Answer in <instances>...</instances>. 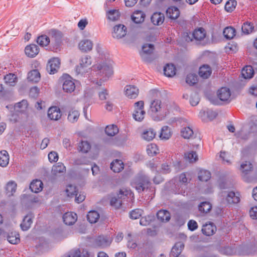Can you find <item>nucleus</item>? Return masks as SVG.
<instances>
[{"mask_svg":"<svg viewBox=\"0 0 257 257\" xmlns=\"http://www.w3.org/2000/svg\"><path fill=\"white\" fill-rule=\"evenodd\" d=\"M107 18L112 21H115L119 19L120 13L118 10H112L109 11L107 13Z\"/></svg>","mask_w":257,"mask_h":257,"instance_id":"nucleus-48","label":"nucleus"},{"mask_svg":"<svg viewBox=\"0 0 257 257\" xmlns=\"http://www.w3.org/2000/svg\"><path fill=\"white\" fill-rule=\"evenodd\" d=\"M93 44L92 42L88 39L81 40L78 45L79 48L83 52H87L92 50Z\"/></svg>","mask_w":257,"mask_h":257,"instance_id":"nucleus-17","label":"nucleus"},{"mask_svg":"<svg viewBox=\"0 0 257 257\" xmlns=\"http://www.w3.org/2000/svg\"><path fill=\"white\" fill-rule=\"evenodd\" d=\"M183 38L184 40L187 42H192L194 41L193 33L191 32H184L183 34Z\"/></svg>","mask_w":257,"mask_h":257,"instance_id":"nucleus-62","label":"nucleus"},{"mask_svg":"<svg viewBox=\"0 0 257 257\" xmlns=\"http://www.w3.org/2000/svg\"><path fill=\"white\" fill-rule=\"evenodd\" d=\"M204 115H206L207 118L210 120H212L214 119L217 116V113L211 110H207L206 111L203 112Z\"/></svg>","mask_w":257,"mask_h":257,"instance_id":"nucleus-61","label":"nucleus"},{"mask_svg":"<svg viewBox=\"0 0 257 257\" xmlns=\"http://www.w3.org/2000/svg\"><path fill=\"white\" fill-rule=\"evenodd\" d=\"M43 184L40 180H34L30 185V189L33 192L38 193L42 191Z\"/></svg>","mask_w":257,"mask_h":257,"instance_id":"nucleus-24","label":"nucleus"},{"mask_svg":"<svg viewBox=\"0 0 257 257\" xmlns=\"http://www.w3.org/2000/svg\"><path fill=\"white\" fill-rule=\"evenodd\" d=\"M146 17L145 13L141 11H137L132 16V19L136 24L143 23Z\"/></svg>","mask_w":257,"mask_h":257,"instance_id":"nucleus-22","label":"nucleus"},{"mask_svg":"<svg viewBox=\"0 0 257 257\" xmlns=\"http://www.w3.org/2000/svg\"><path fill=\"white\" fill-rule=\"evenodd\" d=\"M40 73L38 70L35 69L30 71L28 74V79L29 81L37 83L40 80Z\"/></svg>","mask_w":257,"mask_h":257,"instance_id":"nucleus-27","label":"nucleus"},{"mask_svg":"<svg viewBox=\"0 0 257 257\" xmlns=\"http://www.w3.org/2000/svg\"><path fill=\"white\" fill-rule=\"evenodd\" d=\"M27 118V117H25L24 115H21L20 113L15 111L11 115L10 120L11 121L16 123L19 121H25Z\"/></svg>","mask_w":257,"mask_h":257,"instance_id":"nucleus-45","label":"nucleus"},{"mask_svg":"<svg viewBox=\"0 0 257 257\" xmlns=\"http://www.w3.org/2000/svg\"><path fill=\"white\" fill-rule=\"evenodd\" d=\"M87 218L90 223H96L99 218V214L96 211H90L88 212Z\"/></svg>","mask_w":257,"mask_h":257,"instance_id":"nucleus-39","label":"nucleus"},{"mask_svg":"<svg viewBox=\"0 0 257 257\" xmlns=\"http://www.w3.org/2000/svg\"><path fill=\"white\" fill-rule=\"evenodd\" d=\"M163 105L161 101L158 99L152 101L150 104L151 111L154 113L161 112L162 110Z\"/></svg>","mask_w":257,"mask_h":257,"instance_id":"nucleus-23","label":"nucleus"},{"mask_svg":"<svg viewBox=\"0 0 257 257\" xmlns=\"http://www.w3.org/2000/svg\"><path fill=\"white\" fill-rule=\"evenodd\" d=\"M4 80L10 86H14L16 84L17 77L15 74L10 73L5 76Z\"/></svg>","mask_w":257,"mask_h":257,"instance_id":"nucleus-50","label":"nucleus"},{"mask_svg":"<svg viewBox=\"0 0 257 257\" xmlns=\"http://www.w3.org/2000/svg\"><path fill=\"white\" fill-rule=\"evenodd\" d=\"M7 240L12 244H17L20 241V235L17 232L12 231L8 234Z\"/></svg>","mask_w":257,"mask_h":257,"instance_id":"nucleus-30","label":"nucleus"},{"mask_svg":"<svg viewBox=\"0 0 257 257\" xmlns=\"http://www.w3.org/2000/svg\"><path fill=\"white\" fill-rule=\"evenodd\" d=\"M135 110L133 113L134 118L139 121H141L144 118L146 113L144 110V102L143 101H138L134 104Z\"/></svg>","mask_w":257,"mask_h":257,"instance_id":"nucleus-6","label":"nucleus"},{"mask_svg":"<svg viewBox=\"0 0 257 257\" xmlns=\"http://www.w3.org/2000/svg\"><path fill=\"white\" fill-rule=\"evenodd\" d=\"M212 73V70L208 65L204 64L199 68V74L203 79L208 78Z\"/></svg>","mask_w":257,"mask_h":257,"instance_id":"nucleus-20","label":"nucleus"},{"mask_svg":"<svg viewBox=\"0 0 257 257\" xmlns=\"http://www.w3.org/2000/svg\"><path fill=\"white\" fill-rule=\"evenodd\" d=\"M95 242L97 245L104 247L109 245L111 241L106 236H99L96 239Z\"/></svg>","mask_w":257,"mask_h":257,"instance_id":"nucleus-32","label":"nucleus"},{"mask_svg":"<svg viewBox=\"0 0 257 257\" xmlns=\"http://www.w3.org/2000/svg\"><path fill=\"white\" fill-rule=\"evenodd\" d=\"M235 30L231 27H227L224 29L223 35L227 39H231L235 36Z\"/></svg>","mask_w":257,"mask_h":257,"instance_id":"nucleus-46","label":"nucleus"},{"mask_svg":"<svg viewBox=\"0 0 257 257\" xmlns=\"http://www.w3.org/2000/svg\"><path fill=\"white\" fill-rule=\"evenodd\" d=\"M39 49L37 45L31 44L25 48V53L29 57H34L39 53Z\"/></svg>","mask_w":257,"mask_h":257,"instance_id":"nucleus-19","label":"nucleus"},{"mask_svg":"<svg viewBox=\"0 0 257 257\" xmlns=\"http://www.w3.org/2000/svg\"><path fill=\"white\" fill-rule=\"evenodd\" d=\"M157 218L162 222H167L170 219V214L166 210H160L157 214Z\"/></svg>","mask_w":257,"mask_h":257,"instance_id":"nucleus-31","label":"nucleus"},{"mask_svg":"<svg viewBox=\"0 0 257 257\" xmlns=\"http://www.w3.org/2000/svg\"><path fill=\"white\" fill-rule=\"evenodd\" d=\"M32 220L30 216H26L21 224V227L23 230H27L31 226Z\"/></svg>","mask_w":257,"mask_h":257,"instance_id":"nucleus-52","label":"nucleus"},{"mask_svg":"<svg viewBox=\"0 0 257 257\" xmlns=\"http://www.w3.org/2000/svg\"><path fill=\"white\" fill-rule=\"evenodd\" d=\"M105 132L109 136H114L118 133V129L115 125H107L105 128Z\"/></svg>","mask_w":257,"mask_h":257,"instance_id":"nucleus-51","label":"nucleus"},{"mask_svg":"<svg viewBox=\"0 0 257 257\" xmlns=\"http://www.w3.org/2000/svg\"><path fill=\"white\" fill-rule=\"evenodd\" d=\"M181 134L184 139H189L193 137L194 133L192 129L190 127H185L182 129Z\"/></svg>","mask_w":257,"mask_h":257,"instance_id":"nucleus-43","label":"nucleus"},{"mask_svg":"<svg viewBox=\"0 0 257 257\" xmlns=\"http://www.w3.org/2000/svg\"><path fill=\"white\" fill-rule=\"evenodd\" d=\"M125 95L130 99L136 98L139 92V89L134 85H127L124 88Z\"/></svg>","mask_w":257,"mask_h":257,"instance_id":"nucleus-11","label":"nucleus"},{"mask_svg":"<svg viewBox=\"0 0 257 257\" xmlns=\"http://www.w3.org/2000/svg\"><path fill=\"white\" fill-rule=\"evenodd\" d=\"M150 182L148 177L145 175L138 177L134 183V187L138 192L143 191L145 188H148Z\"/></svg>","mask_w":257,"mask_h":257,"instance_id":"nucleus-4","label":"nucleus"},{"mask_svg":"<svg viewBox=\"0 0 257 257\" xmlns=\"http://www.w3.org/2000/svg\"><path fill=\"white\" fill-rule=\"evenodd\" d=\"M60 61L58 58L50 60L47 65V70L51 74L56 73L60 67Z\"/></svg>","mask_w":257,"mask_h":257,"instance_id":"nucleus-9","label":"nucleus"},{"mask_svg":"<svg viewBox=\"0 0 257 257\" xmlns=\"http://www.w3.org/2000/svg\"><path fill=\"white\" fill-rule=\"evenodd\" d=\"M66 171V168L63 164L58 163L53 166L52 169V173L54 175H58L60 173H64Z\"/></svg>","mask_w":257,"mask_h":257,"instance_id":"nucleus-35","label":"nucleus"},{"mask_svg":"<svg viewBox=\"0 0 257 257\" xmlns=\"http://www.w3.org/2000/svg\"><path fill=\"white\" fill-rule=\"evenodd\" d=\"M255 65L256 64L254 63L253 64V66H247L243 68L242 70V75L244 78H250L253 76L254 74L253 68H255Z\"/></svg>","mask_w":257,"mask_h":257,"instance_id":"nucleus-28","label":"nucleus"},{"mask_svg":"<svg viewBox=\"0 0 257 257\" xmlns=\"http://www.w3.org/2000/svg\"><path fill=\"white\" fill-rule=\"evenodd\" d=\"M156 133L152 128H149L145 131L142 134L143 138L147 141H152L155 137Z\"/></svg>","mask_w":257,"mask_h":257,"instance_id":"nucleus-42","label":"nucleus"},{"mask_svg":"<svg viewBox=\"0 0 257 257\" xmlns=\"http://www.w3.org/2000/svg\"><path fill=\"white\" fill-rule=\"evenodd\" d=\"M237 3L235 0H229L226 3L225 9L228 12H232L235 8Z\"/></svg>","mask_w":257,"mask_h":257,"instance_id":"nucleus-58","label":"nucleus"},{"mask_svg":"<svg viewBox=\"0 0 257 257\" xmlns=\"http://www.w3.org/2000/svg\"><path fill=\"white\" fill-rule=\"evenodd\" d=\"M126 27L121 24L115 26L113 28V37L116 39H121L126 34Z\"/></svg>","mask_w":257,"mask_h":257,"instance_id":"nucleus-10","label":"nucleus"},{"mask_svg":"<svg viewBox=\"0 0 257 257\" xmlns=\"http://www.w3.org/2000/svg\"><path fill=\"white\" fill-rule=\"evenodd\" d=\"M166 15L169 18L175 20L179 17L180 11L177 7H171L167 10Z\"/></svg>","mask_w":257,"mask_h":257,"instance_id":"nucleus-21","label":"nucleus"},{"mask_svg":"<svg viewBox=\"0 0 257 257\" xmlns=\"http://www.w3.org/2000/svg\"><path fill=\"white\" fill-rule=\"evenodd\" d=\"M185 159L190 163L195 162L198 159L195 152L191 151L185 154Z\"/></svg>","mask_w":257,"mask_h":257,"instance_id":"nucleus-54","label":"nucleus"},{"mask_svg":"<svg viewBox=\"0 0 257 257\" xmlns=\"http://www.w3.org/2000/svg\"><path fill=\"white\" fill-rule=\"evenodd\" d=\"M193 34L194 40L196 41L203 40L206 36L205 30L202 28L195 30L193 32Z\"/></svg>","mask_w":257,"mask_h":257,"instance_id":"nucleus-26","label":"nucleus"},{"mask_svg":"<svg viewBox=\"0 0 257 257\" xmlns=\"http://www.w3.org/2000/svg\"><path fill=\"white\" fill-rule=\"evenodd\" d=\"M211 178L210 172L207 170H201L198 174V178L202 181H207Z\"/></svg>","mask_w":257,"mask_h":257,"instance_id":"nucleus-53","label":"nucleus"},{"mask_svg":"<svg viewBox=\"0 0 257 257\" xmlns=\"http://www.w3.org/2000/svg\"><path fill=\"white\" fill-rule=\"evenodd\" d=\"M142 212V210L140 209L133 210L130 212V216L132 219H138L141 216Z\"/></svg>","mask_w":257,"mask_h":257,"instance_id":"nucleus-60","label":"nucleus"},{"mask_svg":"<svg viewBox=\"0 0 257 257\" xmlns=\"http://www.w3.org/2000/svg\"><path fill=\"white\" fill-rule=\"evenodd\" d=\"M253 170L252 164L248 161L243 162L240 165V170L244 174H247Z\"/></svg>","mask_w":257,"mask_h":257,"instance_id":"nucleus-36","label":"nucleus"},{"mask_svg":"<svg viewBox=\"0 0 257 257\" xmlns=\"http://www.w3.org/2000/svg\"><path fill=\"white\" fill-rule=\"evenodd\" d=\"M65 192L69 197H73V196L77 195L76 187L72 185L67 186Z\"/></svg>","mask_w":257,"mask_h":257,"instance_id":"nucleus-59","label":"nucleus"},{"mask_svg":"<svg viewBox=\"0 0 257 257\" xmlns=\"http://www.w3.org/2000/svg\"><path fill=\"white\" fill-rule=\"evenodd\" d=\"M64 222L68 225L73 224L77 219V215L76 213L68 212L65 213L63 216Z\"/></svg>","mask_w":257,"mask_h":257,"instance_id":"nucleus-15","label":"nucleus"},{"mask_svg":"<svg viewBox=\"0 0 257 257\" xmlns=\"http://www.w3.org/2000/svg\"><path fill=\"white\" fill-rule=\"evenodd\" d=\"M158 149L156 145L151 144L147 146V152L149 156H153L158 153Z\"/></svg>","mask_w":257,"mask_h":257,"instance_id":"nucleus-57","label":"nucleus"},{"mask_svg":"<svg viewBox=\"0 0 257 257\" xmlns=\"http://www.w3.org/2000/svg\"><path fill=\"white\" fill-rule=\"evenodd\" d=\"M79 115L78 111L72 109L69 111L67 118L69 122L74 123L78 120Z\"/></svg>","mask_w":257,"mask_h":257,"instance_id":"nucleus-41","label":"nucleus"},{"mask_svg":"<svg viewBox=\"0 0 257 257\" xmlns=\"http://www.w3.org/2000/svg\"><path fill=\"white\" fill-rule=\"evenodd\" d=\"M9 161V157L8 152L3 150L0 152V166L4 167H6Z\"/></svg>","mask_w":257,"mask_h":257,"instance_id":"nucleus-34","label":"nucleus"},{"mask_svg":"<svg viewBox=\"0 0 257 257\" xmlns=\"http://www.w3.org/2000/svg\"><path fill=\"white\" fill-rule=\"evenodd\" d=\"M63 82V89L67 93L73 92L76 85L72 78L68 75L63 76L62 78Z\"/></svg>","mask_w":257,"mask_h":257,"instance_id":"nucleus-8","label":"nucleus"},{"mask_svg":"<svg viewBox=\"0 0 257 257\" xmlns=\"http://www.w3.org/2000/svg\"><path fill=\"white\" fill-rule=\"evenodd\" d=\"M226 199L229 204L237 203L240 201L239 197L236 196L235 193L233 191H230L227 193Z\"/></svg>","mask_w":257,"mask_h":257,"instance_id":"nucleus-40","label":"nucleus"},{"mask_svg":"<svg viewBox=\"0 0 257 257\" xmlns=\"http://www.w3.org/2000/svg\"><path fill=\"white\" fill-rule=\"evenodd\" d=\"M91 146L87 141H81L79 144L78 150L79 152L83 153H87L90 149Z\"/></svg>","mask_w":257,"mask_h":257,"instance_id":"nucleus-47","label":"nucleus"},{"mask_svg":"<svg viewBox=\"0 0 257 257\" xmlns=\"http://www.w3.org/2000/svg\"><path fill=\"white\" fill-rule=\"evenodd\" d=\"M198 81V76L196 74H189L186 79L187 83L190 85L196 84Z\"/></svg>","mask_w":257,"mask_h":257,"instance_id":"nucleus-56","label":"nucleus"},{"mask_svg":"<svg viewBox=\"0 0 257 257\" xmlns=\"http://www.w3.org/2000/svg\"><path fill=\"white\" fill-rule=\"evenodd\" d=\"M253 26L250 22H246L243 23L241 27L242 31L245 34H248L252 32Z\"/></svg>","mask_w":257,"mask_h":257,"instance_id":"nucleus-55","label":"nucleus"},{"mask_svg":"<svg viewBox=\"0 0 257 257\" xmlns=\"http://www.w3.org/2000/svg\"><path fill=\"white\" fill-rule=\"evenodd\" d=\"M48 158L51 162H56L58 160V155L56 152H51L48 155Z\"/></svg>","mask_w":257,"mask_h":257,"instance_id":"nucleus-64","label":"nucleus"},{"mask_svg":"<svg viewBox=\"0 0 257 257\" xmlns=\"http://www.w3.org/2000/svg\"><path fill=\"white\" fill-rule=\"evenodd\" d=\"M48 35L50 36V47L53 50L59 49L62 43L63 33L59 30L51 29L48 32Z\"/></svg>","mask_w":257,"mask_h":257,"instance_id":"nucleus-1","label":"nucleus"},{"mask_svg":"<svg viewBox=\"0 0 257 257\" xmlns=\"http://www.w3.org/2000/svg\"><path fill=\"white\" fill-rule=\"evenodd\" d=\"M37 42L42 47L47 46L48 45H50V36L45 35H41L38 37Z\"/></svg>","mask_w":257,"mask_h":257,"instance_id":"nucleus-38","label":"nucleus"},{"mask_svg":"<svg viewBox=\"0 0 257 257\" xmlns=\"http://www.w3.org/2000/svg\"><path fill=\"white\" fill-rule=\"evenodd\" d=\"M28 105L27 101L23 100L15 105V110L16 112L20 113L21 115H24L25 117H28V114L26 112Z\"/></svg>","mask_w":257,"mask_h":257,"instance_id":"nucleus-12","label":"nucleus"},{"mask_svg":"<svg viewBox=\"0 0 257 257\" xmlns=\"http://www.w3.org/2000/svg\"><path fill=\"white\" fill-rule=\"evenodd\" d=\"M231 93L229 88L222 87L217 92V96L220 100L227 101L229 100Z\"/></svg>","mask_w":257,"mask_h":257,"instance_id":"nucleus-16","label":"nucleus"},{"mask_svg":"<svg viewBox=\"0 0 257 257\" xmlns=\"http://www.w3.org/2000/svg\"><path fill=\"white\" fill-rule=\"evenodd\" d=\"M93 70L98 71L99 74L101 73L105 74V76L108 78L113 74L112 67L111 65L107 64H98L94 65Z\"/></svg>","mask_w":257,"mask_h":257,"instance_id":"nucleus-7","label":"nucleus"},{"mask_svg":"<svg viewBox=\"0 0 257 257\" xmlns=\"http://www.w3.org/2000/svg\"><path fill=\"white\" fill-rule=\"evenodd\" d=\"M171 136L170 129L167 126H164L162 128L161 132L160 134V138L162 140H168Z\"/></svg>","mask_w":257,"mask_h":257,"instance_id":"nucleus-44","label":"nucleus"},{"mask_svg":"<svg viewBox=\"0 0 257 257\" xmlns=\"http://www.w3.org/2000/svg\"><path fill=\"white\" fill-rule=\"evenodd\" d=\"M164 16L161 13H155L151 17V21L155 25H160L164 21Z\"/></svg>","mask_w":257,"mask_h":257,"instance_id":"nucleus-25","label":"nucleus"},{"mask_svg":"<svg viewBox=\"0 0 257 257\" xmlns=\"http://www.w3.org/2000/svg\"><path fill=\"white\" fill-rule=\"evenodd\" d=\"M129 194L126 190L120 189L119 193L112 197L110 200V205L115 208H119L122 204V201L127 198Z\"/></svg>","mask_w":257,"mask_h":257,"instance_id":"nucleus-3","label":"nucleus"},{"mask_svg":"<svg viewBox=\"0 0 257 257\" xmlns=\"http://www.w3.org/2000/svg\"><path fill=\"white\" fill-rule=\"evenodd\" d=\"M61 115V110L57 106H52L48 109V116L52 120H57Z\"/></svg>","mask_w":257,"mask_h":257,"instance_id":"nucleus-13","label":"nucleus"},{"mask_svg":"<svg viewBox=\"0 0 257 257\" xmlns=\"http://www.w3.org/2000/svg\"><path fill=\"white\" fill-rule=\"evenodd\" d=\"M184 247V245L182 242H178L173 246L171 251L170 253V257H177L180 255H183L181 254L182 251Z\"/></svg>","mask_w":257,"mask_h":257,"instance_id":"nucleus-14","label":"nucleus"},{"mask_svg":"<svg viewBox=\"0 0 257 257\" xmlns=\"http://www.w3.org/2000/svg\"><path fill=\"white\" fill-rule=\"evenodd\" d=\"M164 74L167 77H172L176 74V68L173 64H167L164 68Z\"/></svg>","mask_w":257,"mask_h":257,"instance_id":"nucleus-33","label":"nucleus"},{"mask_svg":"<svg viewBox=\"0 0 257 257\" xmlns=\"http://www.w3.org/2000/svg\"><path fill=\"white\" fill-rule=\"evenodd\" d=\"M99 99L102 100H104L107 99L108 96V91L106 89L102 88L101 91L98 93Z\"/></svg>","mask_w":257,"mask_h":257,"instance_id":"nucleus-63","label":"nucleus"},{"mask_svg":"<svg viewBox=\"0 0 257 257\" xmlns=\"http://www.w3.org/2000/svg\"><path fill=\"white\" fill-rule=\"evenodd\" d=\"M154 50V46L151 44H146L142 47L141 56L142 59L146 62H150L154 59L152 54Z\"/></svg>","mask_w":257,"mask_h":257,"instance_id":"nucleus-5","label":"nucleus"},{"mask_svg":"<svg viewBox=\"0 0 257 257\" xmlns=\"http://www.w3.org/2000/svg\"><path fill=\"white\" fill-rule=\"evenodd\" d=\"M211 208V204L208 202H203L198 206L199 211L204 213L208 212Z\"/></svg>","mask_w":257,"mask_h":257,"instance_id":"nucleus-49","label":"nucleus"},{"mask_svg":"<svg viewBox=\"0 0 257 257\" xmlns=\"http://www.w3.org/2000/svg\"><path fill=\"white\" fill-rule=\"evenodd\" d=\"M216 231V227L212 222L205 224L202 229V233L207 236L213 235Z\"/></svg>","mask_w":257,"mask_h":257,"instance_id":"nucleus-18","label":"nucleus"},{"mask_svg":"<svg viewBox=\"0 0 257 257\" xmlns=\"http://www.w3.org/2000/svg\"><path fill=\"white\" fill-rule=\"evenodd\" d=\"M124 167V165L122 161L115 160L110 164V168L114 172L118 173L120 172Z\"/></svg>","mask_w":257,"mask_h":257,"instance_id":"nucleus-29","label":"nucleus"},{"mask_svg":"<svg viewBox=\"0 0 257 257\" xmlns=\"http://www.w3.org/2000/svg\"><path fill=\"white\" fill-rule=\"evenodd\" d=\"M91 56L85 55L82 56L79 60V64L76 67V72L77 74L83 73L87 72V68L92 64Z\"/></svg>","mask_w":257,"mask_h":257,"instance_id":"nucleus-2","label":"nucleus"},{"mask_svg":"<svg viewBox=\"0 0 257 257\" xmlns=\"http://www.w3.org/2000/svg\"><path fill=\"white\" fill-rule=\"evenodd\" d=\"M17 188V184L14 181H10L8 182L6 186V193L9 196L13 195V194L16 192Z\"/></svg>","mask_w":257,"mask_h":257,"instance_id":"nucleus-37","label":"nucleus"}]
</instances>
